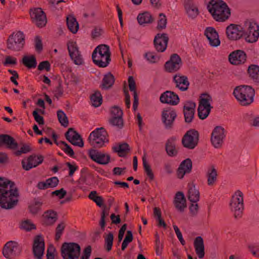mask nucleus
<instances>
[{
  "mask_svg": "<svg viewBox=\"0 0 259 259\" xmlns=\"http://www.w3.org/2000/svg\"><path fill=\"white\" fill-rule=\"evenodd\" d=\"M243 193L237 190L232 196L230 206L235 219L241 218L244 210Z\"/></svg>",
  "mask_w": 259,
  "mask_h": 259,
  "instance_id": "5",
  "label": "nucleus"
},
{
  "mask_svg": "<svg viewBox=\"0 0 259 259\" xmlns=\"http://www.w3.org/2000/svg\"><path fill=\"white\" fill-rule=\"evenodd\" d=\"M159 16L160 19L158 21L157 29L160 30L166 28L167 19L165 15L163 13L159 14Z\"/></svg>",
  "mask_w": 259,
  "mask_h": 259,
  "instance_id": "49",
  "label": "nucleus"
},
{
  "mask_svg": "<svg viewBox=\"0 0 259 259\" xmlns=\"http://www.w3.org/2000/svg\"><path fill=\"white\" fill-rule=\"evenodd\" d=\"M176 138L172 137L169 138L165 143V151L169 156L174 157L178 154L176 144Z\"/></svg>",
  "mask_w": 259,
  "mask_h": 259,
  "instance_id": "33",
  "label": "nucleus"
},
{
  "mask_svg": "<svg viewBox=\"0 0 259 259\" xmlns=\"http://www.w3.org/2000/svg\"><path fill=\"white\" fill-rule=\"evenodd\" d=\"M21 251V247L17 242L10 241L4 245L3 253L6 258L14 259L20 254Z\"/></svg>",
  "mask_w": 259,
  "mask_h": 259,
  "instance_id": "11",
  "label": "nucleus"
},
{
  "mask_svg": "<svg viewBox=\"0 0 259 259\" xmlns=\"http://www.w3.org/2000/svg\"><path fill=\"white\" fill-rule=\"evenodd\" d=\"M92 252V247L90 245L86 247L83 251V254L80 259H89Z\"/></svg>",
  "mask_w": 259,
  "mask_h": 259,
  "instance_id": "60",
  "label": "nucleus"
},
{
  "mask_svg": "<svg viewBox=\"0 0 259 259\" xmlns=\"http://www.w3.org/2000/svg\"><path fill=\"white\" fill-rule=\"evenodd\" d=\"M182 60L177 54L171 55L169 60L164 65L165 71L168 72H175L178 71L182 66Z\"/></svg>",
  "mask_w": 259,
  "mask_h": 259,
  "instance_id": "18",
  "label": "nucleus"
},
{
  "mask_svg": "<svg viewBox=\"0 0 259 259\" xmlns=\"http://www.w3.org/2000/svg\"><path fill=\"white\" fill-rule=\"evenodd\" d=\"M177 116V114L175 110L170 107L166 108L163 110L161 119L166 129L172 128L174 122Z\"/></svg>",
  "mask_w": 259,
  "mask_h": 259,
  "instance_id": "13",
  "label": "nucleus"
},
{
  "mask_svg": "<svg viewBox=\"0 0 259 259\" xmlns=\"http://www.w3.org/2000/svg\"><path fill=\"white\" fill-rule=\"evenodd\" d=\"M67 47L69 56L74 63L77 65H82L84 63L83 59L76 42L68 43Z\"/></svg>",
  "mask_w": 259,
  "mask_h": 259,
  "instance_id": "16",
  "label": "nucleus"
},
{
  "mask_svg": "<svg viewBox=\"0 0 259 259\" xmlns=\"http://www.w3.org/2000/svg\"><path fill=\"white\" fill-rule=\"evenodd\" d=\"M199 133L197 131L191 129L188 131L182 140L183 146L189 149H193L198 145Z\"/></svg>",
  "mask_w": 259,
  "mask_h": 259,
  "instance_id": "10",
  "label": "nucleus"
},
{
  "mask_svg": "<svg viewBox=\"0 0 259 259\" xmlns=\"http://www.w3.org/2000/svg\"><path fill=\"white\" fill-rule=\"evenodd\" d=\"M57 116L61 125L65 127L68 126L69 124L68 118L63 111L61 110H58L57 111Z\"/></svg>",
  "mask_w": 259,
  "mask_h": 259,
  "instance_id": "46",
  "label": "nucleus"
},
{
  "mask_svg": "<svg viewBox=\"0 0 259 259\" xmlns=\"http://www.w3.org/2000/svg\"><path fill=\"white\" fill-rule=\"evenodd\" d=\"M226 34L229 39L237 40L242 37L244 32L241 26L231 24L227 27Z\"/></svg>",
  "mask_w": 259,
  "mask_h": 259,
  "instance_id": "20",
  "label": "nucleus"
},
{
  "mask_svg": "<svg viewBox=\"0 0 259 259\" xmlns=\"http://www.w3.org/2000/svg\"><path fill=\"white\" fill-rule=\"evenodd\" d=\"M145 56L147 60L151 63H155L159 60V58L155 56L153 53H146Z\"/></svg>",
  "mask_w": 259,
  "mask_h": 259,
  "instance_id": "62",
  "label": "nucleus"
},
{
  "mask_svg": "<svg viewBox=\"0 0 259 259\" xmlns=\"http://www.w3.org/2000/svg\"><path fill=\"white\" fill-rule=\"evenodd\" d=\"M79 245L74 242H64L61 247V255L63 259H78L80 253Z\"/></svg>",
  "mask_w": 259,
  "mask_h": 259,
  "instance_id": "6",
  "label": "nucleus"
},
{
  "mask_svg": "<svg viewBox=\"0 0 259 259\" xmlns=\"http://www.w3.org/2000/svg\"><path fill=\"white\" fill-rule=\"evenodd\" d=\"M233 94L241 105L247 106L253 102L255 91L251 86L241 85L235 88Z\"/></svg>",
  "mask_w": 259,
  "mask_h": 259,
  "instance_id": "3",
  "label": "nucleus"
},
{
  "mask_svg": "<svg viewBox=\"0 0 259 259\" xmlns=\"http://www.w3.org/2000/svg\"><path fill=\"white\" fill-rule=\"evenodd\" d=\"M91 101L93 106L98 107L100 106L102 103V97L101 93L99 91H96L90 97Z\"/></svg>",
  "mask_w": 259,
  "mask_h": 259,
  "instance_id": "43",
  "label": "nucleus"
},
{
  "mask_svg": "<svg viewBox=\"0 0 259 259\" xmlns=\"http://www.w3.org/2000/svg\"><path fill=\"white\" fill-rule=\"evenodd\" d=\"M217 171L213 165H211L207 169L206 177L207 178V184L208 186H213L217 180Z\"/></svg>",
  "mask_w": 259,
  "mask_h": 259,
  "instance_id": "35",
  "label": "nucleus"
},
{
  "mask_svg": "<svg viewBox=\"0 0 259 259\" xmlns=\"http://www.w3.org/2000/svg\"><path fill=\"white\" fill-rule=\"evenodd\" d=\"M195 107V103L192 101L185 102L183 106V113L185 122L187 123L192 122L194 117Z\"/></svg>",
  "mask_w": 259,
  "mask_h": 259,
  "instance_id": "22",
  "label": "nucleus"
},
{
  "mask_svg": "<svg viewBox=\"0 0 259 259\" xmlns=\"http://www.w3.org/2000/svg\"><path fill=\"white\" fill-rule=\"evenodd\" d=\"M248 248L253 255L259 258V246L249 245Z\"/></svg>",
  "mask_w": 259,
  "mask_h": 259,
  "instance_id": "64",
  "label": "nucleus"
},
{
  "mask_svg": "<svg viewBox=\"0 0 259 259\" xmlns=\"http://www.w3.org/2000/svg\"><path fill=\"white\" fill-rule=\"evenodd\" d=\"M32 115L34 117V120L39 125H44L45 124L44 117L39 115L36 111H33Z\"/></svg>",
  "mask_w": 259,
  "mask_h": 259,
  "instance_id": "59",
  "label": "nucleus"
},
{
  "mask_svg": "<svg viewBox=\"0 0 259 259\" xmlns=\"http://www.w3.org/2000/svg\"><path fill=\"white\" fill-rule=\"evenodd\" d=\"M212 101V97L207 93L202 94L198 108V115L200 119H205L210 113L212 107L210 102Z\"/></svg>",
  "mask_w": 259,
  "mask_h": 259,
  "instance_id": "8",
  "label": "nucleus"
},
{
  "mask_svg": "<svg viewBox=\"0 0 259 259\" xmlns=\"http://www.w3.org/2000/svg\"><path fill=\"white\" fill-rule=\"evenodd\" d=\"M62 150L71 157L74 158V152L72 148L67 144L64 147H61Z\"/></svg>",
  "mask_w": 259,
  "mask_h": 259,
  "instance_id": "63",
  "label": "nucleus"
},
{
  "mask_svg": "<svg viewBox=\"0 0 259 259\" xmlns=\"http://www.w3.org/2000/svg\"><path fill=\"white\" fill-rule=\"evenodd\" d=\"M37 69L39 71L46 70L47 71H49L51 69V64L48 61H44L41 62L37 67Z\"/></svg>",
  "mask_w": 259,
  "mask_h": 259,
  "instance_id": "56",
  "label": "nucleus"
},
{
  "mask_svg": "<svg viewBox=\"0 0 259 259\" xmlns=\"http://www.w3.org/2000/svg\"><path fill=\"white\" fill-rule=\"evenodd\" d=\"M58 220L57 212L52 209L45 211L42 215V225L44 226H53Z\"/></svg>",
  "mask_w": 259,
  "mask_h": 259,
  "instance_id": "27",
  "label": "nucleus"
},
{
  "mask_svg": "<svg viewBox=\"0 0 259 259\" xmlns=\"http://www.w3.org/2000/svg\"><path fill=\"white\" fill-rule=\"evenodd\" d=\"M188 187V198L190 201L192 203L197 202L200 198L199 192L195 188L193 182L189 183Z\"/></svg>",
  "mask_w": 259,
  "mask_h": 259,
  "instance_id": "34",
  "label": "nucleus"
},
{
  "mask_svg": "<svg viewBox=\"0 0 259 259\" xmlns=\"http://www.w3.org/2000/svg\"><path fill=\"white\" fill-rule=\"evenodd\" d=\"M25 44V36L21 31L13 32L7 40V49L15 52L21 50Z\"/></svg>",
  "mask_w": 259,
  "mask_h": 259,
  "instance_id": "7",
  "label": "nucleus"
},
{
  "mask_svg": "<svg viewBox=\"0 0 259 259\" xmlns=\"http://www.w3.org/2000/svg\"><path fill=\"white\" fill-rule=\"evenodd\" d=\"M56 251L55 247L51 245L47 249V259H55L54 252Z\"/></svg>",
  "mask_w": 259,
  "mask_h": 259,
  "instance_id": "61",
  "label": "nucleus"
},
{
  "mask_svg": "<svg viewBox=\"0 0 259 259\" xmlns=\"http://www.w3.org/2000/svg\"><path fill=\"white\" fill-rule=\"evenodd\" d=\"M89 155L92 160L100 164L105 165L110 161V156L109 155L102 153L95 149H90L89 151Z\"/></svg>",
  "mask_w": 259,
  "mask_h": 259,
  "instance_id": "19",
  "label": "nucleus"
},
{
  "mask_svg": "<svg viewBox=\"0 0 259 259\" xmlns=\"http://www.w3.org/2000/svg\"><path fill=\"white\" fill-rule=\"evenodd\" d=\"M97 57L105 58V61H96L101 66H108L111 61V53L109 47L106 45H100L97 46L92 53V58Z\"/></svg>",
  "mask_w": 259,
  "mask_h": 259,
  "instance_id": "9",
  "label": "nucleus"
},
{
  "mask_svg": "<svg viewBox=\"0 0 259 259\" xmlns=\"http://www.w3.org/2000/svg\"><path fill=\"white\" fill-rule=\"evenodd\" d=\"M169 38L166 33L157 34L154 39V45L157 52H163L167 47Z\"/></svg>",
  "mask_w": 259,
  "mask_h": 259,
  "instance_id": "21",
  "label": "nucleus"
},
{
  "mask_svg": "<svg viewBox=\"0 0 259 259\" xmlns=\"http://www.w3.org/2000/svg\"><path fill=\"white\" fill-rule=\"evenodd\" d=\"M174 204L178 211L183 212L187 207L186 199L182 192H178L174 199Z\"/></svg>",
  "mask_w": 259,
  "mask_h": 259,
  "instance_id": "31",
  "label": "nucleus"
},
{
  "mask_svg": "<svg viewBox=\"0 0 259 259\" xmlns=\"http://www.w3.org/2000/svg\"><path fill=\"white\" fill-rule=\"evenodd\" d=\"M3 147L11 150H16L18 148V144L10 135L0 134V148Z\"/></svg>",
  "mask_w": 259,
  "mask_h": 259,
  "instance_id": "26",
  "label": "nucleus"
},
{
  "mask_svg": "<svg viewBox=\"0 0 259 259\" xmlns=\"http://www.w3.org/2000/svg\"><path fill=\"white\" fill-rule=\"evenodd\" d=\"M173 80L176 84V87L181 91H185L188 89L190 83L186 76L176 74Z\"/></svg>",
  "mask_w": 259,
  "mask_h": 259,
  "instance_id": "30",
  "label": "nucleus"
},
{
  "mask_svg": "<svg viewBox=\"0 0 259 259\" xmlns=\"http://www.w3.org/2000/svg\"><path fill=\"white\" fill-rule=\"evenodd\" d=\"M108 136L107 132L104 127L97 128L90 134L88 140L94 147L100 148L105 142H108Z\"/></svg>",
  "mask_w": 259,
  "mask_h": 259,
  "instance_id": "4",
  "label": "nucleus"
},
{
  "mask_svg": "<svg viewBox=\"0 0 259 259\" xmlns=\"http://www.w3.org/2000/svg\"><path fill=\"white\" fill-rule=\"evenodd\" d=\"M65 136L67 140L75 146L83 147L84 143L80 135L73 128H69L65 133Z\"/></svg>",
  "mask_w": 259,
  "mask_h": 259,
  "instance_id": "17",
  "label": "nucleus"
},
{
  "mask_svg": "<svg viewBox=\"0 0 259 259\" xmlns=\"http://www.w3.org/2000/svg\"><path fill=\"white\" fill-rule=\"evenodd\" d=\"M3 64L5 66L8 65H15L17 64V59L11 56H7Z\"/></svg>",
  "mask_w": 259,
  "mask_h": 259,
  "instance_id": "57",
  "label": "nucleus"
},
{
  "mask_svg": "<svg viewBox=\"0 0 259 259\" xmlns=\"http://www.w3.org/2000/svg\"><path fill=\"white\" fill-rule=\"evenodd\" d=\"M204 35L206 36L211 46L218 47L220 45L218 33L213 27H207L205 30Z\"/></svg>",
  "mask_w": 259,
  "mask_h": 259,
  "instance_id": "28",
  "label": "nucleus"
},
{
  "mask_svg": "<svg viewBox=\"0 0 259 259\" xmlns=\"http://www.w3.org/2000/svg\"><path fill=\"white\" fill-rule=\"evenodd\" d=\"M207 9L217 21L224 22L230 16V9L227 4L222 0H211L207 5Z\"/></svg>",
  "mask_w": 259,
  "mask_h": 259,
  "instance_id": "2",
  "label": "nucleus"
},
{
  "mask_svg": "<svg viewBox=\"0 0 259 259\" xmlns=\"http://www.w3.org/2000/svg\"><path fill=\"white\" fill-rule=\"evenodd\" d=\"M19 194L14 182L5 179L0 182V206L4 209H11L18 204Z\"/></svg>",
  "mask_w": 259,
  "mask_h": 259,
  "instance_id": "1",
  "label": "nucleus"
},
{
  "mask_svg": "<svg viewBox=\"0 0 259 259\" xmlns=\"http://www.w3.org/2000/svg\"><path fill=\"white\" fill-rule=\"evenodd\" d=\"M49 188L56 187L59 184V181L57 177H53L46 180Z\"/></svg>",
  "mask_w": 259,
  "mask_h": 259,
  "instance_id": "55",
  "label": "nucleus"
},
{
  "mask_svg": "<svg viewBox=\"0 0 259 259\" xmlns=\"http://www.w3.org/2000/svg\"><path fill=\"white\" fill-rule=\"evenodd\" d=\"M160 101L162 103L171 105H177L180 102V99L177 94L174 92L166 91L162 93L160 97Z\"/></svg>",
  "mask_w": 259,
  "mask_h": 259,
  "instance_id": "24",
  "label": "nucleus"
},
{
  "mask_svg": "<svg viewBox=\"0 0 259 259\" xmlns=\"http://www.w3.org/2000/svg\"><path fill=\"white\" fill-rule=\"evenodd\" d=\"M192 168V162L191 159L187 158L183 160L180 164L177 175L179 179H182L186 174L191 172Z\"/></svg>",
  "mask_w": 259,
  "mask_h": 259,
  "instance_id": "29",
  "label": "nucleus"
},
{
  "mask_svg": "<svg viewBox=\"0 0 259 259\" xmlns=\"http://www.w3.org/2000/svg\"><path fill=\"white\" fill-rule=\"evenodd\" d=\"M45 247V241L42 236H36L32 246V251L35 259H42Z\"/></svg>",
  "mask_w": 259,
  "mask_h": 259,
  "instance_id": "14",
  "label": "nucleus"
},
{
  "mask_svg": "<svg viewBox=\"0 0 259 259\" xmlns=\"http://www.w3.org/2000/svg\"><path fill=\"white\" fill-rule=\"evenodd\" d=\"M142 160L143 167L145 173L146 174L147 176L148 177L150 181L153 180L154 178V174L152 171L150 165L148 164V162L147 161L145 156H144L143 157Z\"/></svg>",
  "mask_w": 259,
  "mask_h": 259,
  "instance_id": "44",
  "label": "nucleus"
},
{
  "mask_svg": "<svg viewBox=\"0 0 259 259\" xmlns=\"http://www.w3.org/2000/svg\"><path fill=\"white\" fill-rule=\"evenodd\" d=\"M185 8L188 16L192 18H195L198 15V10L197 7L193 6L189 1L185 2Z\"/></svg>",
  "mask_w": 259,
  "mask_h": 259,
  "instance_id": "42",
  "label": "nucleus"
},
{
  "mask_svg": "<svg viewBox=\"0 0 259 259\" xmlns=\"http://www.w3.org/2000/svg\"><path fill=\"white\" fill-rule=\"evenodd\" d=\"M114 82V76L111 72H108L104 76L102 87L103 89H109L112 87Z\"/></svg>",
  "mask_w": 259,
  "mask_h": 259,
  "instance_id": "40",
  "label": "nucleus"
},
{
  "mask_svg": "<svg viewBox=\"0 0 259 259\" xmlns=\"http://www.w3.org/2000/svg\"><path fill=\"white\" fill-rule=\"evenodd\" d=\"M109 208H107L106 206H104L103 209L102 210L101 216V220L100 221V225L101 226V228L104 230L105 226V218L106 216L109 214Z\"/></svg>",
  "mask_w": 259,
  "mask_h": 259,
  "instance_id": "50",
  "label": "nucleus"
},
{
  "mask_svg": "<svg viewBox=\"0 0 259 259\" xmlns=\"http://www.w3.org/2000/svg\"><path fill=\"white\" fill-rule=\"evenodd\" d=\"M31 150L32 149L29 145L23 144L22 146L21 147L20 149L15 151L14 154L15 155L18 156H20L23 153H27L31 151Z\"/></svg>",
  "mask_w": 259,
  "mask_h": 259,
  "instance_id": "52",
  "label": "nucleus"
},
{
  "mask_svg": "<svg viewBox=\"0 0 259 259\" xmlns=\"http://www.w3.org/2000/svg\"><path fill=\"white\" fill-rule=\"evenodd\" d=\"M42 204V202L40 201H35L34 204L29 206L30 212L33 214H37L40 209Z\"/></svg>",
  "mask_w": 259,
  "mask_h": 259,
  "instance_id": "51",
  "label": "nucleus"
},
{
  "mask_svg": "<svg viewBox=\"0 0 259 259\" xmlns=\"http://www.w3.org/2000/svg\"><path fill=\"white\" fill-rule=\"evenodd\" d=\"M44 161V156H36L35 154L30 155L27 158V163L22 160L21 162L22 167L25 170H29L33 167H35L41 164Z\"/></svg>",
  "mask_w": 259,
  "mask_h": 259,
  "instance_id": "23",
  "label": "nucleus"
},
{
  "mask_svg": "<svg viewBox=\"0 0 259 259\" xmlns=\"http://www.w3.org/2000/svg\"><path fill=\"white\" fill-rule=\"evenodd\" d=\"M194 246L196 254L199 258H203L205 255L204 244L201 236L196 237L194 241Z\"/></svg>",
  "mask_w": 259,
  "mask_h": 259,
  "instance_id": "32",
  "label": "nucleus"
},
{
  "mask_svg": "<svg viewBox=\"0 0 259 259\" xmlns=\"http://www.w3.org/2000/svg\"><path fill=\"white\" fill-rule=\"evenodd\" d=\"M65 226V223L63 221L58 224L56 228L55 240L56 241H58L60 239Z\"/></svg>",
  "mask_w": 259,
  "mask_h": 259,
  "instance_id": "47",
  "label": "nucleus"
},
{
  "mask_svg": "<svg viewBox=\"0 0 259 259\" xmlns=\"http://www.w3.org/2000/svg\"><path fill=\"white\" fill-rule=\"evenodd\" d=\"M225 137V129L220 126H216L211 134V142L212 144L215 148H221Z\"/></svg>",
  "mask_w": 259,
  "mask_h": 259,
  "instance_id": "15",
  "label": "nucleus"
},
{
  "mask_svg": "<svg viewBox=\"0 0 259 259\" xmlns=\"http://www.w3.org/2000/svg\"><path fill=\"white\" fill-rule=\"evenodd\" d=\"M113 239L114 236L112 232H110L105 238V245L107 251H110L112 249Z\"/></svg>",
  "mask_w": 259,
  "mask_h": 259,
  "instance_id": "48",
  "label": "nucleus"
},
{
  "mask_svg": "<svg viewBox=\"0 0 259 259\" xmlns=\"http://www.w3.org/2000/svg\"><path fill=\"white\" fill-rule=\"evenodd\" d=\"M67 192L64 189V188H61L60 190H57L52 192V195L53 196L55 195L58 196L60 199H63L64 198L65 195H66Z\"/></svg>",
  "mask_w": 259,
  "mask_h": 259,
  "instance_id": "58",
  "label": "nucleus"
},
{
  "mask_svg": "<svg viewBox=\"0 0 259 259\" xmlns=\"http://www.w3.org/2000/svg\"><path fill=\"white\" fill-rule=\"evenodd\" d=\"M66 22L69 30L74 34L76 33L79 28L76 18L72 16H69L67 17Z\"/></svg>",
  "mask_w": 259,
  "mask_h": 259,
  "instance_id": "41",
  "label": "nucleus"
},
{
  "mask_svg": "<svg viewBox=\"0 0 259 259\" xmlns=\"http://www.w3.org/2000/svg\"><path fill=\"white\" fill-rule=\"evenodd\" d=\"M111 117H122V110L117 106H114L110 109Z\"/></svg>",
  "mask_w": 259,
  "mask_h": 259,
  "instance_id": "53",
  "label": "nucleus"
},
{
  "mask_svg": "<svg viewBox=\"0 0 259 259\" xmlns=\"http://www.w3.org/2000/svg\"><path fill=\"white\" fill-rule=\"evenodd\" d=\"M249 77L257 85H259V66L257 65H250L248 68Z\"/></svg>",
  "mask_w": 259,
  "mask_h": 259,
  "instance_id": "36",
  "label": "nucleus"
},
{
  "mask_svg": "<svg viewBox=\"0 0 259 259\" xmlns=\"http://www.w3.org/2000/svg\"><path fill=\"white\" fill-rule=\"evenodd\" d=\"M22 64L29 69L34 68L37 65L36 59L34 55L24 56L22 59Z\"/></svg>",
  "mask_w": 259,
  "mask_h": 259,
  "instance_id": "39",
  "label": "nucleus"
},
{
  "mask_svg": "<svg viewBox=\"0 0 259 259\" xmlns=\"http://www.w3.org/2000/svg\"><path fill=\"white\" fill-rule=\"evenodd\" d=\"M137 20L140 25H144L152 23L154 21V18L149 12H145L139 14Z\"/></svg>",
  "mask_w": 259,
  "mask_h": 259,
  "instance_id": "38",
  "label": "nucleus"
},
{
  "mask_svg": "<svg viewBox=\"0 0 259 259\" xmlns=\"http://www.w3.org/2000/svg\"><path fill=\"white\" fill-rule=\"evenodd\" d=\"M114 152L117 153L119 157H124L130 152V146L126 143L120 144L118 147H113Z\"/></svg>",
  "mask_w": 259,
  "mask_h": 259,
  "instance_id": "37",
  "label": "nucleus"
},
{
  "mask_svg": "<svg viewBox=\"0 0 259 259\" xmlns=\"http://www.w3.org/2000/svg\"><path fill=\"white\" fill-rule=\"evenodd\" d=\"M109 122L113 126H116L121 129L123 127V120L122 117H111L109 119Z\"/></svg>",
  "mask_w": 259,
  "mask_h": 259,
  "instance_id": "45",
  "label": "nucleus"
},
{
  "mask_svg": "<svg viewBox=\"0 0 259 259\" xmlns=\"http://www.w3.org/2000/svg\"><path fill=\"white\" fill-rule=\"evenodd\" d=\"M21 228L27 231L36 229L35 225L31 223L29 221L23 222L21 225Z\"/></svg>",
  "mask_w": 259,
  "mask_h": 259,
  "instance_id": "54",
  "label": "nucleus"
},
{
  "mask_svg": "<svg viewBox=\"0 0 259 259\" xmlns=\"http://www.w3.org/2000/svg\"><path fill=\"white\" fill-rule=\"evenodd\" d=\"M229 60L231 64L238 65L244 63L246 60V55L242 50L234 51L230 54Z\"/></svg>",
  "mask_w": 259,
  "mask_h": 259,
  "instance_id": "25",
  "label": "nucleus"
},
{
  "mask_svg": "<svg viewBox=\"0 0 259 259\" xmlns=\"http://www.w3.org/2000/svg\"><path fill=\"white\" fill-rule=\"evenodd\" d=\"M30 15L32 22L38 27L41 28L46 26L47 22V16L41 8L30 9Z\"/></svg>",
  "mask_w": 259,
  "mask_h": 259,
  "instance_id": "12",
  "label": "nucleus"
}]
</instances>
